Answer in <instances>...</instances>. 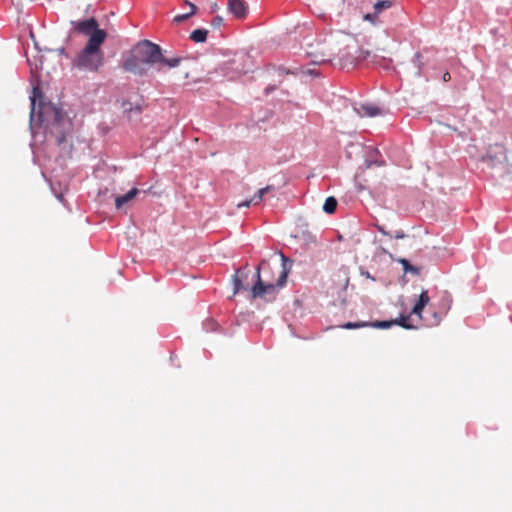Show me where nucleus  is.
Listing matches in <instances>:
<instances>
[{
  "instance_id": "obj_1",
  "label": "nucleus",
  "mask_w": 512,
  "mask_h": 512,
  "mask_svg": "<svg viewBox=\"0 0 512 512\" xmlns=\"http://www.w3.org/2000/svg\"><path fill=\"white\" fill-rule=\"evenodd\" d=\"M42 96L41 89L39 87H34L32 95L30 96V128L33 131L36 114L40 124L51 118L52 128L50 130V134L55 137L57 145L60 146L66 141V136L71 131V120L66 116L62 109L51 104H44L41 101L39 102L38 111L36 112V100L38 98H42Z\"/></svg>"
},
{
  "instance_id": "obj_2",
  "label": "nucleus",
  "mask_w": 512,
  "mask_h": 512,
  "mask_svg": "<svg viewBox=\"0 0 512 512\" xmlns=\"http://www.w3.org/2000/svg\"><path fill=\"white\" fill-rule=\"evenodd\" d=\"M106 37V32H98L88 38L85 47L72 61L73 67L83 71L97 72L104 64V55L100 48Z\"/></svg>"
},
{
  "instance_id": "obj_3",
  "label": "nucleus",
  "mask_w": 512,
  "mask_h": 512,
  "mask_svg": "<svg viewBox=\"0 0 512 512\" xmlns=\"http://www.w3.org/2000/svg\"><path fill=\"white\" fill-rule=\"evenodd\" d=\"M281 260L282 269L275 284L270 282L266 283L261 279L260 271L268 267V263L262 261L257 266L256 273L253 275V278H256V282L251 286L253 298H265L267 296L274 298L278 290L285 286L292 262L284 254H281Z\"/></svg>"
},
{
  "instance_id": "obj_4",
  "label": "nucleus",
  "mask_w": 512,
  "mask_h": 512,
  "mask_svg": "<svg viewBox=\"0 0 512 512\" xmlns=\"http://www.w3.org/2000/svg\"><path fill=\"white\" fill-rule=\"evenodd\" d=\"M132 54L147 65H158V70H161L164 66L175 68L179 66L182 61L181 57H165L161 47L149 40L139 42L134 47Z\"/></svg>"
},
{
  "instance_id": "obj_5",
  "label": "nucleus",
  "mask_w": 512,
  "mask_h": 512,
  "mask_svg": "<svg viewBox=\"0 0 512 512\" xmlns=\"http://www.w3.org/2000/svg\"><path fill=\"white\" fill-rule=\"evenodd\" d=\"M70 24L74 32L89 36V38L98 32H106L99 28L98 21L93 17L84 20H72Z\"/></svg>"
},
{
  "instance_id": "obj_6",
  "label": "nucleus",
  "mask_w": 512,
  "mask_h": 512,
  "mask_svg": "<svg viewBox=\"0 0 512 512\" xmlns=\"http://www.w3.org/2000/svg\"><path fill=\"white\" fill-rule=\"evenodd\" d=\"M506 150L500 144L490 145L486 154L482 157V161L490 167H494L506 160Z\"/></svg>"
},
{
  "instance_id": "obj_7",
  "label": "nucleus",
  "mask_w": 512,
  "mask_h": 512,
  "mask_svg": "<svg viewBox=\"0 0 512 512\" xmlns=\"http://www.w3.org/2000/svg\"><path fill=\"white\" fill-rule=\"evenodd\" d=\"M250 275L253 277L254 274L251 273V270L247 266L236 270L233 275L234 294L251 288L248 279Z\"/></svg>"
},
{
  "instance_id": "obj_8",
  "label": "nucleus",
  "mask_w": 512,
  "mask_h": 512,
  "mask_svg": "<svg viewBox=\"0 0 512 512\" xmlns=\"http://www.w3.org/2000/svg\"><path fill=\"white\" fill-rule=\"evenodd\" d=\"M146 65V63L140 61L136 56L132 54L124 61L123 68L125 71L142 76L147 73Z\"/></svg>"
},
{
  "instance_id": "obj_9",
  "label": "nucleus",
  "mask_w": 512,
  "mask_h": 512,
  "mask_svg": "<svg viewBox=\"0 0 512 512\" xmlns=\"http://www.w3.org/2000/svg\"><path fill=\"white\" fill-rule=\"evenodd\" d=\"M146 65V63L140 61L136 56L132 54L124 61L123 68L125 71L142 76L147 73Z\"/></svg>"
},
{
  "instance_id": "obj_10",
  "label": "nucleus",
  "mask_w": 512,
  "mask_h": 512,
  "mask_svg": "<svg viewBox=\"0 0 512 512\" xmlns=\"http://www.w3.org/2000/svg\"><path fill=\"white\" fill-rule=\"evenodd\" d=\"M228 10L236 18H244L247 14V5L243 0H229Z\"/></svg>"
},
{
  "instance_id": "obj_11",
  "label": "nucleus",
  "mask_w": 512,
  "mask_h": 512,
  "mask_svg": "<svg viewBox=\"0 0 512 512\" xmlns=\"http://www.w3.org/2000/svg\"><path fill=\"white\" fill-rule=\"evenodd\" d=\"M354 110L358 115L361 117L368 116V117H374L381 113V110L379 107L373 104H360L359 106H355Z\"/></svg>"
},
{
  "instance_id": "obj_12",
  "label": "nucleus",
  "mask_w": 512,
  "mask_h": 512,
  "mask_svg": "<svg viewBox=\"0 0 512 512\" xmlns=\"http://www.w3.org/2000/svg\"><path fill=\"white\" fill-rule=\"evenodd\" d=\"M429 302H430V297L428 295V291L422 290L417 302L415 303V305L411 311V314L416 315L419 318H422L423 309Z\"/></svg>"
},
{
  "instance_id": "obj_13",
  "label": "nucleus",
  "mask_w": 512,
  "mask_h": 512,
  "mask_svg": "<svg viewBox=\"0 0 512 512\" xmlns=\"http://www.w3.org/2000/svg\"><path fill=\"white\" fill-rule=\"evenodd\" d=\"M274 187L273 186H266L264 188H261L258 190V192L249 200V201H244V202H241L239 203L237 206L238 208H242V207H249L250 204H258L261 202V200L263 199V197L265 196L266 193H268L269 191L273 190Z\"/></svg>"
},
{
  "instance_id": "obj_14",
  "label": "nucleus",
  "mask_w": 512,
  "mask_h": 512,
  "mask_svg": "<svg viewBox=\"0 0 512 512\" xmlns=\"http://www.w3.org/2000/svg\"><path fill=\"white\" fill-rule=\"evenodd\" d=\"M138 192H139V190L137 188H132L124 195L116 197V199H115L116 208L117 209L122 208V206L124 204L128 203L129 201H131L138 194Z\"/></svg>"
},
{
  "instance_id": "obj_15",
  "label": "nucleus",
  "mask_w": 512,
  "mask_h": 512,
  "mask_svg": "<svg viewBox=\"0 0 512 512\" xmlns=\"http://www.w3.org/2000/svg\"><path fill=\"white\" fill-rule=\"evenodd\" d=\"M184 5H187V6L190 7V12L176 15L173 18V22L176 23V24H179V23H182V22L186 21L189 17L194 15L196 13V11H197V7L193 3L188 1V0L184 1Z\"/></svg>"
},
{
  "instance_id": "obj_16",
  "label": "nucleus",
  "mask_w": 512,
  "mask_h": 512,
  "mask_svg": "<svg viewBox=\"0 0 512 512\" xmlns=\"http://www.w3.org/2000/svg\"><path fill=\"white\" fill-rule=\"evenodd\" d=\"M378 156H380V152L377 149H371L366 158L367 167H371L372 165L383 166L384 162L378 160Z\"/></svg>"
},
{
  "instance_id": "obj_17",
  "label": "nucleus",
  "mask_w": 512,
  "mask_h": 512,
  "mask_svg": "<svg viewBox=\"0 0 512 512\" xmlns=\"http://www.w3.org/2000/svg\"><path fill=\"white\" fill-rule=\"evenodd\" d=\"M207 35L208 31L206 29H196L191 33L190 39L196 43H202L206 41Z\"/></svg>"
},
{
  "instance_id": "obj_18",
  "label": "nucleus",
  "mask_w": 512,
  "mask_h": 512,
  "mask_svg": "<svg viewBox=\"0 0 512 512\" xmlns=\"http://www.w3.org/2000/svg\"><path fill=\"white\" fill-rule=\"evenodd\" d=\"M395 325H399L405 329H416L417 326H414L410 323V315H400L399 318L393 320Z\"/></svg>"
},
{
  "instance_id": "obj_19",
  "label": "nucleus",
  "mask_w": 512,
  "mask_h": 512,
  "mask_svg": "<svg viewBox=\"0 0 512 512\" xmlns=\"http://www.w3.org/2000/svg\"><path fill=\"white\" fill-rule=\"evenodd\" d=\"M412 62L418 68V71L416 72V75L418 77L423 76L424 75L425 63L422 61V54L420 52H417L414 55Z\"/></svg>"
},
{
  "instance_id": "obj_20",
  "label": "nucleus",
  "mask_w": 512,
  "mask_h": 512,
  "mask_svg": "<svg viewBox=\"0 0 512 512\" xmlns=\"http://www.w3.org/2000/svg\"><path fill=\"white\" fill-rule=\"evenodd\" d=\"M336 208H337V200L332 196L328 197L325 200V203L323 205V210L328 214H332L335 212Z\"/></svg>"
},
{
  "instance_id": "obj_21",
  "label": "nucleus",
  "mask_w": 512,
  "mask_h": 512,
  "mask_svg": "<svg viewBox=\"0 0 512 512\" xmlns=\"http://www.w3.org/2000/svg\"><path fill=\"white\" fill-rule=\"evenodd\" d=\"M370 324L367 321H357V322H346L343 325H341V328L343 329H358V328H364L369 327Z\"/></svg>"
},
{
  "instance_id": "obj_22",
  "label": "nucleus",
  "mask_w": 512,
  "mask_h": 512,
  "mask_svg": "<svg viewBox=\"0 0 512 512\" xmlns=\"http://www.w3.org/2000/svg\"><path fill=\"white\" fill-rule=\"evenodd\" d=\"M369 324H370L369 327L379 328V329H388V328L392 327L393 325H395V322H393V320H390V321H374V322H369Z\"/></svg>"
},
{
  "instance_id": "obj_23",
  "label": "nucleus",
  "mask_w": 512,
  "mask_h": 512,
  "mask_svg": "<svg viewBox=\"0 0 512 512\" xmlns=\"http://www.w3.org/2000/svg\"><path fill=\"white\" fill-rule=\"evenodd\" d=\"M401 264L403 266V270L408 273H413V274H418L419 273V269L413 265H411V263L407 260V259H401Z\"/></svg>"
},
{
  "instance_id": "obj_24",
  "label": "nucleus",
  "mask_w": 512,
  "mask_h": 512,
  "mask_svg": "<svg viewBox=\"0 0 512 512\" xmlns=\"http://www.w3.org/2000/svg\"><path fill=\"white\" fill-rule=\"evenodd\" d=\"M391 5L392 2L390 0H382L375 3L374 9L376 13H380L382 10L390 8Z\"/></svg>"
},
{
  "instance_id": "obj_25",
  "label": "nucleus",
  "mask_w": 512,
  "mask_h": 512,
  "mask_svg": "<svg viewBox=\"0 0 512 512\" xmlns=\"http://www.w3.org/2000/svg\"><path fill=\"white\" fill-rule=\"evenodd\" d=\"M223 23H224V19L221 16H216L213 18L211 25L214 28H219L223 25Z\"/></svg>"
},
{
  "instance_id": "obj_26",
  "label": "nucleus",
  "mask_w": 512,
  "mask_h": 512,
  "mask_svg": "<svg viewBox=\"0 0 512 512\" xmlns=\"http://www.w3.org/2000/svg\"><path fill=\"white\" fill-rule=\"evenodd\" d=\"M28 63H29V65H30V67H31V70H32V71H33L34 69H35V70H38V69L42 68V62H40V64H38V63L35 61V63H34V64H32V62L28 59Z\"/></svg>"
},
{
  "instance_id": "obj_27",
  "label": "nucleus",
  "mask_w": 512,
  "mask_h": 512,
  "mask_svg": "<svg viewBox=\"0 0 512 512\" xmlns=\"http://www.w3.org/2000/svg\"><path fill=\"white\" fill-rule=\"evenodd\" d=\"M51 189H52V191H53L54 195L56 196V198H57L59 201L63 202V193H57V192H56V189H55V187H54V185H53V184H51Z\"/></svg>"
},
{
  "instance_id": "obj_28",
  "label": "nucleus",
  "mask_w": 512,
  "mask_h": 512,
  "mask_svg": "<svg viewBox=\"0 0 512 512\" xmlns=\"http://www.w3.org/2000/svg\"><path fill=\"white\" fill-rule=\"evenodd\" d=\"M376 228L381 234L390 236V233L384 228V226L376 225Z\"/></svg>"
},
{
  "instance_id": "obj_29",
  "label": "nucleus",
  "mask_w": 512,
  "mask_h": 512,
  "mask_svg": "<svg viewBox=\"0 0 512 512\" xmlns=\"http://www.w3.org/2000/svg\"><path fill=\"white\" fill-rule=\"evenodd\" d=\"M394 237H395L396 239H403V238H405V237H406V234H405L402 230H399V231H396V232H395Z\"/></svg>"
},
{
  "instance_id": "obj_30",
  "label": "nucleus",
  "mask_w": 512,
  "mask_h": 512,
  "mask_svg": "<svg viewBox=\"0 0 512 512\" xmlns=\"http://www.w3.org/2000/svg\"><path fill=\"white\" fill-rule=\"evenodd\" d=\"M442 79H443V81H444V82H448V81H450V79H451V75H450V73L446 71V72L443 74Z\"/></svg>"
},
{
  "instance_id": "obj_31",
  "label": "nucleus",
  "mask_w": 512,
  "mask_h": 512,
  "mask_svg": "<svg viewBox=\"0 0 512 512\" xmlns=\"http://www.w3.org/2000/svg\"><path fill=\"white\" fill-rule=\"evenodd\" d=\"M123 108H124V111L127 112V111H132L133 108L131 107V103H123Z\"/></svg>"
},
{
  "instance_id": "obj_32",
  "label": "nucleus",
  "mask_w": 512,
  "mask_h": 512,
  "mask_svg": "<svg viewBox=\"0 0 512 512\" xmlns=\"http://www.w3.org/2000/svg\"><path fill=\"white\" fill-rule=\"evenodd\" d=\"M217 9H218V5H217L216 3H213V4L211 5V13L216 12V11H217Z\"/></svg>"
},
{
  "instance_id": "obj_33",
  "label": "nucleus",
  "mask_w": 512,
  "mask_h": 512,
  "mask_svg": "<svg viewBox=\"0 0 512 512\" xmlns=\"http://www.w3.org/2000/svg\"><path fill=\"white\" fill-rule=\"evenodd\" d=\"M433 316H434V318H435V321H434V323H433V324H435V325L439 324V322H440V320H441V319L437 316V313H434V314H433Z\"/></svg>"
},
{
  "instance_id": "obj_34",
  "label": "nucleus",
  "mask_w": 512,
  "mask_h": 512,
  "mask_svg": "<svg viewBox=\"0 0 512 512\" xmlns=\"http://www.w3.org/2000/svg\"><path fill=\"white\" fill-rule=\"evenodd\" d=\"M58 52H59L60 54H64V53H65V48H64V47L59 48V49H58Z\"/></svg>"
},
{
  "instance_id": "obj_35",
  "label": "nucleus",
  "mask_w": 512,
  "mask_h": 512,
  "mask_svg": "<svg viewBox=\"0 0 512 512\" xmlns=\"http://www.w3.org/2000/svg\"><path fill=\"white\" fill-rule=\"evenodd\" d=\"M135 110H136L137 112H140V111H141V108H140L139 106H136V107H135Z\"/></svg>"
}]
</instances>
